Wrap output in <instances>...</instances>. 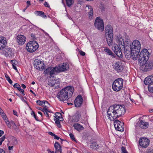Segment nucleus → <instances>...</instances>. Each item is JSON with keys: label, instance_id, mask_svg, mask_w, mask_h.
I'll use <instances>...</instances> for the list:
<instances>
[{"label": "nucleus", "instance_id": "nucleus-1", "mask_svg": "<svg viewBox=\"0 0 153 153\" xmlns=\"http://www.w3.org/2000/svg\"><path fill=\"white\" fill-rule=\"evenodd\" d=\"M73 86H69L62 89L57 95L58 99L60 101H64L67 100L72 96L74 93Z\"/></svg>", "mask_w": 153, "mask_h": 153}, {"label": "nucleus", "instance_id": "nucleus-2", "mask_svg": "<svg viewBox=\"0 0 153 153\" xmlns=\"http://www.w3.org/2000/svg\"><path fill=\"white\" fill-rule=\"evenodd\" d=\"M68 64L67 63H64L62 65H59L58 66L54 67H50L48 68L44 71L45 74H49L50 76H52L55 73L65 71H67L69 68Z\"/></svg>", "mask_w": 153, "mask_h": 153}, {"label": "nucleus", "instance_id": "nucleus-3", "mask_svg": "<svg viewBox=\"0 0 153 153\" xmlns=\"http://www.w3.org/2000/svg\"><path fill=\"white\" fill-rule=\"evenodd\" d=\"M140 65V69L143 71H147L153 69V62L148 61L144 62L139 63Z\"/></svg>", "mask_w": 153, "mask_h": 153}, {"label": "nucleus", "instance_id": "nucleus-4", "mask_svg": "<svg viewBox=\"0 0 153 153\" xmlns=\"http://www.w3.org/2000/svg\"><path fill=\"white\" fill-rule=\"evenodd\" d=\"M111 106H113V108L118 117L124 115L126 112L125 106L123 105H114Z\"/></svg>", "mask_w": 153, "mask_h": 153}, {"label": "nucleus", "instance_id": "nucleus-5", "mask_svg": "<svg viewBox=\"0 0 153 153\" xmlns=\"http://www.w3.org/2000/svg\"><path fill=\"white\" fill-rule=\"evenodd\" d=\"M38 48V44L35 40L30 41L27 44L26 49L30 53L35 51Z\"/></svg>", "mask_w": 153, "mask_h": 153}, {"label": "nucleus", "instance_id": "nucleus-6", "mask_svg": "<svg viewBox=\"0 0 153 153\" xmlns=\"http://www.w3.org/2000/svg\"><path fill=\"white\" fill-rule=\"evenodd\" d=\"M123 80L122 78H118L113 82L112 88L113 90L116 91H120L123 88Z\"/></svg>", "mask_w": 153, "mask_h": 153}, {"label": "nucleus", "instance_id": "nucleus-7", "mask_svg": "<svg viewBox=\"0 0 153 153\" xmlns=\"http://www.w3.org/2000/svg\"><path fill=\"white\" fill-rule=\"evenodd\" d=\"M149 57V53L146 49H143L140 52L139 56V63L147 61Z\"/></svg>", "mask_w": 153, "mask_h": 153}, {"label": "nucleus", "instance_id": "nucleus-8", "mask_svg": "<svg viewBox=\"0 0 153 153\" xmlns=\"http://www.w3.org/2000/svg\"><path fill=\"white\" fill-rule=\"evenodd\" d=\"M95 27L99 30L103 31L104 29V24L103 20L99 17L96 19L94 22Z\"/></svg>", "mask_w": 153, "mask_h": 153}, {"label": "nucleus", "instance_id": "nucleus-9", "mask_svg": "<svg viewBox=\"0 0 153 153\" xmlns=\"http://www.w3.org/2000/svg\"><path fill=\"white\" fill-rule=\"evenodd\" d=\"M113 108V106H110L107 111V116L108 119L111 121H113L118 118Z\"/></svg>", "mask_w": 153, "mask_h": 153}, {"label": "nucleus", "instance_id": "nucleus-10", "mask_svg": "<svg viewBox=\"0 0 153 153\" xmlns=\"http://www.w3.org/2000/svg\"><path fill=\"white\" fill-rule=\"evenodd\" d=\"M114 125L115 129L119 131H123L124 129V123L118 120H116L114 122Z\"/></svg>", "mask_w": 153, "mask_h": 153}, {"label": "nucleus", "instance_id": "nucleus-11", "mask_svg": "<svg viewBox=\"0 0 153 153\" xmlns=\"http://www.w3.org/2000/svg\"><path fill=\"white\" fill-rule=\"evenodd\" d=\"M114 69L117 72H122L124 68L123 65L121 61H118L113 65Z\"/></svg>", "mask_w": 153, "mask_h": 153}, {"label": "nucleus", "instance_id": "nucleus-12", "mask_svg": "<svg viewBox=\"0 0 153 153\" xmlns=\"http://www.w3.org/2000/svg\"><path fill=\"white\" fill-rule=\"evenodd\" d=\"M139 143L142 148H146L149 145V140L146 138H142L140 139Z\"/></svg>", "mask_w": 153, "mask_h": 153}, {"label": "nucleus", "instance_id": "nucleus-13", "mask_svg": "<svg viewBox=\"0 0 153 153\" xmlns=\"http://www.w3.org/2000/svg\"><path fill=\"white\" fill-rule=\"evenodd\" d=\"M116 40L120 48H122V49L125 50L126 48H125V44L124 40L122 38V36L120 35L118 36L116 38Z\"/></svg>", "mask_w": 153, "mask_h": 153}, {"label": "nucleus", "instance_id": "nucleus-14", "mask_svg": "<svg viewBox=\"0 0 153 153\" xmlns=\"http://www.w3.org/2000/svg\"><path fill=\"white\" fill-rule=\"evenodd\" d=\"M140 42L138 40H134L132 44L131 49V47H130V49L132 50H136L140 51Z\"/></svg>", "mask_w": 153, "mask_h": 153}, {"label": "nucleus", "instance_id": "nucleus-15", "mask_svg": "<svg viewBox=\"0 0 153 153\" xmlns=\"http://www.w3.org/2000/svg\"><path fill=\"white\" fill-rule=\"evenodd\" d=\"M83 100L82 97L81 95H78L74 101L75 106L76 107H80L82 103Z\"/></svg>", "mask_w": 153, "mask_h": 153}, {"label": "nucleus", "instance_id": "nucleus-16", "mask_svg": "<svg viewBox=\"0 0 153 153\" xmlns=\"http://www.w3.org/2000/svg\"><path fill=\"white\" fill-rule=\"evenodd\" d=\"M121 48L117 45H115L112 48V50L119 57H122V56Z\"/></svg>", "mask_w": 153, "mask_h": 153}, {"label": "nucleus", "instance_id": "nucleus-17", "mask_svg": "<svg viewBox=\"0 0 153 153\" xmlns=\"http://www.w3.org/2000/svg\"><path fill=\"white\" fill-rule=\"evenodd\" d=\"M17 42L19 45L24 44L26 41V38L24 35H19L17 37Z\"/></svg>", "mask_w": 153, "mask_h": 153}, {"label": "nucleus", "instance_id": "nucleus-18", "mask_svg": "<svg viewBox=\"0 0 153 153\" xmlns=\"http://www.w3.org/2000/svg\"><path fill=\"white\" fill-rule=\"evenodd\" d=\"M131 56L132 58L134 60H136L137 58L139 57V55L140 51H137L136 50H131Z\"/></svg>", "mask_w": 153, "mask_h": 153}, {"label": "nucleus", "instance_id": "nucleus-19", "mask_svg": "<svg viewBox=\"0 0 153 153\" xmlns=\"http://www.w3.org/2000/svg\"><path fill=\"white\" fill-rule=\"evenodd\" d=\"M144 83L146 85L152 84L153 83V75L149 76L145 78Z\"/></svg>", "mask_w": 153, "mask_h": 153}, {"label": "nucleus", "instance_id": "nucleus-20", "mask_svg": "<svg viewBox=\"0 0 153 153\" xmlns=\"http://www.w3.org/2000/svg\"><path fill=\"white\" fill-rule=\"evenodd\" d=\"M7 44V41L5 37L0 36V50L3 49L5 47Z\"/></svg>", "mask_w": 153, "mask_h": 153}, {"label": "nucleus", "instance_id": "nucleus-21", "mask_svg": "<svg viewBox=\"0 0 153 153\" xmlns=\"http://www.w3.org/2000/svg\"><path fill=\"white\" fill-rule=\"evenodd\" d=\"M105 30L106 33H108V35L110 36H113V28L110 25H107L105 27Z\"/></svg>", "mask_w": 153, "mask_h": 153}, {"label": "nucleus", "instance_id": "nucleus-22", "mask_svg": "<svg viewBox=\"0 0 153 153\" xmlns=\"http://www.w3.org/2000/svg\"><path fill=\"white\" fill-rule=\"evenodd\" d=\"M86 8L88 10V13L89 15V18L90 19H91L93 16V11L92 7L91 6L87 5L86 6Z\"/></svg>", "mask_w": 153, "mask_h": 153}, {"label": "nucleus", "instance_id": "nucleus-23", "mask_svg": "<svg viewBox=\"0 0 153 153\" xmlns=\"http://www.w3.org/2000/svg\"><path fill=\"white\" fill-rule=\"evenodd\" d=\"M149 125L148 122H145L143 120H140L138 123L139 126L143 129L147 128Z\"/></svg>", "mask_w": 153, "mask_h": 153}, {"label": "nucleus", "instance_id": "nucleus-24", "mask_svg": "<svg viewBox=\"0 0 153 153\" xmlns=\"http://www.w3.org/2000/svg\"><path fill=\"white\" fill-rule=\"evenodd\" d=\"M73 126L75 129L79 132L82 131L84 129L83 126L78 123H74Z\"/></svg>", "mask_w": 153, "mask_h": 153}, {"label": "nucleus", "instance_id": "nucleus-25", "mask_svg": "<svg viewBox=\"0 0 153 153\" xmlns=\"http://www.w3.org/2000/svg\"><path fill=\"white\" fill-rule=\"evenodd\" d=\"M81 117L80 114L77 113H76L72 117L71 121L72 122H76L78 121Z\"/></svg>", "mask_w": 153, "mask_h": 153}, {"label": "nucleus", "instance_id": "nucleus-26", "mask_svg": "<svg viewBox=\"0 0 153 153\" xmlns=\"http://www.w3.org/2000/svg\"><path fill=\"white\" fill-rule=\"evenodd\" d=\"M54 146L56 152L58 153H61V147L58 142H56L54 144Z\"/></svg>", "mask_w": 153, "mask_h": 153}, {"label": "nucleus", "instance_id": "nucleus-27", "mask_svg": "<svg viewBox=\"0 0 153 153\" xmlns=\"http://www.w3.org/2000/svg\"><path fill=\"white\" fill-rule=\"evenodd\" d=\"M113 36H110L109 35L106 37V39L108 45L109 46H111L112 45L113 43Z\"/></svg>", "mask_w": 153, "mask_h": 153}, {"label": "nucleus", "instance_id": "nucleus-28", "mask_svg": "<svg viewBox=\"0 0 153 153\" xmlns=\"http://www.w3.org/2000/svg\"><path fill=\"white\" fill-rule=\"evenodd\" d=\"M104 48V49L103 51L106 53V54L113 57L115 56V55L109 48L106 47H105Z\"/></svg>", "mask_w": 153, "mask_h": 153}, {"label": "nucleus", "instance_id": "nucleus-29", "mask_svg": "<svg viewBox=\"0 0 153 153\" xmlns=\"http://www.w3.org/2000/svg\"><path fill=\"white\" fill-rule=\"evenodd\" d=\"M49 105L48 102L46 101H41L39 100V105L43 107V108L45 107L46 108V107Z\"/></svg>", "mask_w": 153, "mask_h": 153}, {"label": "nucleus", "instance_id": "nucleus-30", "mask_svg": "<svg viewBox=\"0 0 153 153\" xmlns=\"http://www.w3.org/2000/svg\"><path fill=\"white\" fill-rule=\"evenodd\" d=\"M10 63L12 64V65L13 68L16 71H17V69L16 67V65L18 64V62L16 60L14 59L11 60L10 61Z\"/></svg>", "mask_w": 153, "mask_h": 153}, {"label": "nucleus", "instance_id": "nucleus-31", "mask_svg": "<svg viewBox=\"0 0 153 153\" xmlns=\"http://www.w3.org/2000/svg\"><path fill=\"white\" fill-rule=\"evenodd\" d=\"M67 6L69 7H71L74 2V0H65Z\"/></svg>", "mask_w": 153, "mask_h": 153}, {"label": "nucleus", "instance_id": "nucleus-32", "mask_svg": "<svg viewBox=\"0 0 153 153\" xmlns=\"http://www.w3.org/2000/svg\"><path fill=\"white\" fill-rule=\"evenodd\" d=\"M98 145L96 142H94L91 143L90 145V148L93 149H97Z\"/></svg>", "mask_w": 153, "mask_h": 153}, {"label": "nucleus", "instance_id": "nucleus-33", "mask_svg": "<svg viewBox=\"0 0 153 153\" xmlns=\"http://www.w3.org/2000/svg\"><path fill=\"white\" fill-rule=\"evenodd\" d=\"M7 52L10 54V55L12 56L13 54V51L12 50L11 48H5Z\"/></svg>", "mask_w": 153, "mask_h": 153}, {"label": "nucleus", "instance_id": "nucleus-34", "mask_svg": "<svg viewBox=\"0 0 153 153\" xmlns=\"http://www.w3.org/2000/svg\"><path fill=\"white\" fill-rule=\"evenodd\" d=\"M45 65H44L43 62L41 61H40L39 62V70L41 69L42 70L44 69L45 68Z\"/></svg>", "mask_w": 153, "mask_h": 153}, {"label": "nucleus", "instance_id": "nucleus-35", "mask_svg": "<svg viewBox=\"0 0 153 153\" xmlns=\"http://www.w3.org/2000/svg\"><path fill=\"white\" fill-rule=\"evenodd\" d=\"M55 115V116H54V117L55 118L54 119V120L57 119L58 120L62 116L61 114L60 113H56Z\"/></svg>", "mask_w": 153, "mask_h": 153}, {"label": "nucleus", "instance_id": "nucleus-36", "mask_svg": "<svg viewBox=\"0 0 153 153\" xmlns=\"http://www.w3.org/2000/svg\"><path fill=\"white\" fill-rule=\"evenodd\" d=\"M39 110H41L43 111L45 114V113H46V115H47V116H49V114L47 113V108L46 107H44V108L42 109V108L40 107H39Z\"/></svg>", "mask_w": 153, "mask_h": 153}, {"label": "nucleus", "instance_id": "nucleus-37", "mask_svg": "<svg viewBox=\"0 0 153 153\" xmlns=\"http://www.w3.org/2000/svg\"><path fill=\"white\" fill-rule=\"evenodd\" d=\"M51 86L55 88L56 89L59 88L60 85V83L58 82H57L53 83Z\"/></svg>", "mask_w": 153, "mask_h": 153}, {"label": "nucleus", "instance_id": "nucleus-38", "mask_svg": "<svg viewBox=\"0 0 153 153\" xmlns=\"http://www.w3.org/2000/svg\"><path fill=\"white\" fill-rule=\"evenodd\" d=\"M11 138L13 140V143L14 145H16L17 144L18 142L17 139L14 137L11 136Z\"/></svg>", "mask_w": 153, "mask_h": 153}, {"label": "nucleus", "instance_id": "nucleus-39", "mask_svg": "<svg viewBox=\"0 0 153 153\" xmlns=\"http://www.w3.org/2000/svg\"><path fill=\"white\" fill-rule=\"evenodd\" d=\"M33 64L35 68L37 70H38V68L37 67V65L38 64V59H35L34 61Z\"/></svg>", "mask_w": 153, "mask_h": 153}, {"label": "nucleus", "instance_id": "nucleus-40", "mask_svg": "<svg viewBox=\"0 0 153 153\" xmlns=\"http://www.w3.org/2000/svg\"><path fill=\"white\" fill-rule=\"evenodd\" d=\"M5 77H6V78L7 80L9 82L10 84H12L13 82V81L11 79L10 77L8 76V75L6 74H5Z\"/></svg>", "mask_w": 153, "mask_h": 153}, {"label": "nucleus", "instance_id": "nucleus-41", "mask_svg": "<svg viewBox=\"0 0 153 153\" xmlns=\"http://www.w3.org/2000/svg\"><path fill=\"white\" fill-rule=\"evenodd\" d=\"M39 16H41V17L43 18H46L47 17L46 16L45 14V13L44 12L39 11Z\"/></svg>", "mask_w": 153, "mask_h": 153}, {"label": "nucleus", "instance_id": "nucleus-42", "mask_svg": "<svg viewBox=\"0 0 153 153\" xmlns=\"http://www.w3.org/2000/svg\"><path fill=\"white\" fill-rule=\"evenodd\" d=\"M1 115L4 121H7V120L8 119L7 118L4 112H3L2 114H1Z\"/></svg>", "mask_w": 153, "mask_h": 153}, {"label": "nucleus", "instance_id": "nucleus-43", "mask_svg": "<svg viewBox=\"0 0 153 153\" xmlns=\"http://www.w3.org/2000/svg\"><path fill=\"white\" fill-rule=\"evenodd\" d=\"M55 123L56 124L57 126L59 128H60L61 126V125L60 124L59 120L57 119L55 120Z\"/></svg>", "mask_w": 153, "mask_h": 153}, {"label": "nucleus", "instance_id": "nucleus-44", "mask_svg": "<svg viewBox=\"0 0 153 153\" xmlns=\"http://www.w3.org/2000/svg\"><path fill=\"white\" fill-rule=\"evenodd\" d=\"M121 149L122 151V153H128L125 147L122 146L121 147Z\"/></svg>", "mask_w": 153, "mask_h": 153}, {"label": "nucleus", "instance_id": "nucleus-45", "mask_svg": "<svg viewBox=\"0 0 153 153\" xmlns=\"http://www.w3.org/2000/svg\"><path fill=\"white\" fill-rule=\"evenodd\" d=\"M69 135L70 137V138L72 140H73L74 141H76V140L73 134H72V133H70L69 134Z\"/></svg>", "mask_w": 153, "mask_h": 153}, {"label": "nucleus", "instance_id": "nucleus-46", "mask_svg": "<svg viewBox=\"0 0 153 153\" xmlns=\"http://www.w3.org/2000/svg\"><path fill=\"white\" fill-rule=\"evenodd\" d=\"M5 122H6L7 125V126L9 128H11V126L10 124V123L9 122V121H8V119L7 120V121H5Z\"/></svg>", "mask_w": 153, "mask_h": 153}, {"label": "nucleus", "instance_id": "nucleus-47", "mask_svg": "<svg viewBox=\"0 0 153 153\" xmlns=\"http://www.w3.org/2000/svg\"><path fill=\"white\" fill-rule=\"evenodd\" d=\"M148 88L149 91L153 92V86H148Z\"/></svg>", "mask_w": 153, "mask_h": 153}, {"label": "nucleus", "instance_id": "nucleus-48", "mask_svg": "<svg viewBox=\"0 0 153 153\" xmlns=\"http://www.w3.org/2000/svg\"><path fill=\"white\" fill-rule=\"evenodd\" d=\"M125 53L128 56H129L130 54V51H128L126 49V51L125 52Z\"/></svg>", "mask_w": 153, "mask_h": 153}, {"label": "nucleus", "instance_id": "nucleus-49", "mask_svg": "<svg viewBox=\"0 0 153 153\" xmlns=\"http://www.w3.org/2000/svg\"><path fill=\"white\" fill-rule=\"evenodd\" d=\"M10 123L12 125L15 126H14L15 128H17L16 125V124H15V123L14 122H13V121H11L10 122Z\"/></svg>", "mask_w": 153, "mask_h": 153}, {"label": "nucleus", "instance_id": "nucleus-50", "mask_svg": "<svg viewBox=\"0 0 153 153\" xmlns=\"http://www.w3.org/2000/svg\"><path fill=\"white\" fill-rule=\"evenodd\" d=\"M21 100L23 102H25L27 104V105L29 106V105L27 103V102L24 99V98L22 97H21ZM29 108H30V109H31V108H30V107H29Z\"/></svg>", "mask_w": 153, "mask_h": 153}, {"label": "nucleus", "instance_id": "nucleus-51", "mask_svg": "<svg viewBox=\"0 0 153 153\" xmlns=\"http://www.w3.org/2000/svg\"><path fill=\"white\" fill-rule=\"evenodd\" d=\"M19 86H20V85L18 83H15L13 85L14 88H16L19 87Z\"/></svg>", "mask_w": 153, "mask_h": 153}, {"label": "nucleus", "instance_id": "nucleus-52", "mask_svg": "<svg viewBox=\"0 0 153 153\" xmlns=\"http://www.w3.org/2000/svg\"><path fill=\"white\" fill-rule=\"evenodd\" d=\"M4 55L6 56H11L10 55V54L9 53H8L7 52V51L6 50L4 53Z\"/></svg>", "mask_w": 153, "mask_h": 153}, {"label": "nucleus", "instance_id": "nucleus-53", "mask_svg": "<svg viewBox=\"0 0 153 153\" xmlns=\"http://www.w3.org/2000/svg\"><path fill=\"white\" fill-rule=\"evenodd\" d=\"M79 52L81 55L84 56L85 55V53L82 51H79Z\"/></svg>", "mask_w": 153, "mask_h": 153}, {"label": "nucleus", "instance_id": "nucleus-54", "mask_svg": "<svg viewBox=\"0 0 153 153\" xmlns=\"http://www.w3.org/2000/svg\"><path fill=\"white\" fill-rule=\"evenodd\" d=\"M147 153H153V149H148Z\"/></svg>", "mask_w": 153, "mask_h": 153}, {"label": "nucleus", "instance_id": "nucleus-55", "mask_svg": "<svg viewBox=\"0 0 153 153\" xmlns=\"http://www.w3.org/2000/svg\"><path fill=\"white\" fill-rule=\"evenodd\" d=\"M6 138L5 137L4 135L1 138H0V140L2 142H3L4 141L5 139Z\"/></svg>", "mask_w": 153, "mask_h": 153}, {"label": "nucleus", "instance_id": "nucleus-56", "mask_svg": "<svg viewBox=\"0 0 153 153\" xmlns=\"http://www.w3.org/2000/svg\"><path fill=\"white\" fill-rule=\"evenodd\" d=\"M44 5L46 7H49V4H48L47 2H45L44 3Z\"/></svg>", "mask_w": 153, "mask_h": 153}, {"label": "nucleus", "instance_id": "nucleus-57", "mask_svg": "<svg viewBox=\"0 0 153 153\" xmlns=\"http://www.w3.org/2000/svg\"><path fill=\"white\" fill-rule=\"evenodd\" d=\"M31 37L32 38V39H37L35 37V36L34 34H31Z\"/></svg>", "mask_w": 153, "mask_h": 153}, {"label": "nucleus", "instance_id": "nucleus-58", "mask_svg": "<svg viewBox=\"0 0 153 153\" xmlns=\"http://www.w3.org/2000/svg\"><path fill=\"white\" fill-rule=\"evenodd\" d=\"M54 138L56 140H59L60 139V137H58L55 134V135H54Z\"/></svg>", "mask_w": 153, "mask_h": 153}, {"label": "nucleus", "instance_id": "nucleus-59", "mask_svg": "<svg viewBox=\"0 0 153 153\" xmlns=\"http://www.w3.org/2000/svg\"><path fill=\"white\" fill-rule=\"evenodd\" d=\"M0 153H5L4 150L0 148Z\"/></svg>", "mask_w": 153, "mask_h": 153}, {"label": "nucleus", "instance_id": "nucleus-60", "mask_svg": "<svg viewBox=\"0 0 153 153\" xmlns=\"http://www.w3.org/2000/svg\"><path fill=\"white\" fill-rule=\"evenodd\" d=\"M27 7H29L30 5V1H27Z\"/></svg>", "mask_w": 153, "mask_h": 153}, {"label": "nucleus", "instance_id": "nucleus-61", "mask_svg": "<svg viewBox=\"0 0 153 153\" xmlns=\"http://www.w3.org/2000/svg\"><path fill=\"white\" fill-rule=\"evenodd\" d=\"M4 133V132L3 131L0 130V137H1Z\"/></svg>", "mask_w": 153, "mask_h": 153}, {"label": "nucleus", "instance_id": "nucleus-62", "mask_svg": "<svg viewBox=\"0 0 153 153\" xmlns=\"http://www.w3.org/2000/svg\"><path fill=\"white\" fill-rule=\"evenodd\" d=\"M21 87L24 89H25L26 87V86L24 84H21Z\"/></svg>", "mask_w": 153, "mask_h": 153}, {"label": "nucleus", "instance_id": "nucleus-63", "mask_svg": "<svg viewBox=\"0 0 153 153\" xmlns=\"http://www.w3.org/2000/svg\"><path fill=\"white\" fill-rule=\"evenodd\" d=\"M48 134H50V135L51 136H54V135H55V134H54L53 133L51 132H48Z\"/></svg>", "mask_w": 153, "mask_h": 153}, {"label": "nucleus", "instance_id": "nucleus-64", "mask_svg": "<svg viewBox=\"0 0 153 153\" xmlns=\"http://www.w3.org/2000/svg\"><path fill=\"white\" fill-rule=\"evenodd\" d=\"M13 114L15 115H16V116H17V111H16L15 110H13Z\"/></svg>", "mask_w": 153, "mask_h": 153}]
</instances>
